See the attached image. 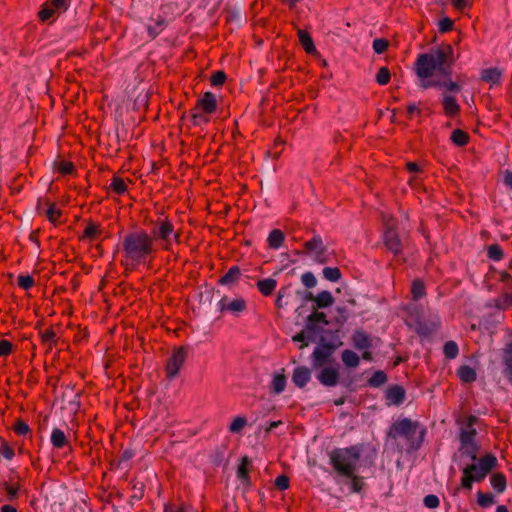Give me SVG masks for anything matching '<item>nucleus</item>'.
Instances as JSON below:
<instances>
[{
  "mask_svg": "<svg viewBox=\"0 0 512 512\" xmlns=\"http://www.w3.org/2000/svg\"><path fill=\"white\" fill-rule=\"evenodd\" d=\"M459 452L461 456H466L470 458L472 461H475L477 459L478 445L475 442L461 443Z\"/></svg>",
  "mask_w": 512,
  "mask_h": 512,
  "instance_id": "29",
  "label": "nucleus"
},
{
  "mask_svg": "<svg viewBox=\"0 0 512 512\" xmlns=\"http://www.w3.org/2000/svg\"><path fill=\"white\" fill-rule=\"evenodd\" d=\"M352 339L353 344L357 349L363 350L368 349L370 347V339L364 332H355Z\"/></svg>",
  "mask_w": 512,
  "mask_h": 512,
  "instance_id": "33",
  "label": "nucleus"
},
{
  "mask_svg": "<svg viewBox=\"0 0 512 512\" xmlns=\"http://www.w3.org/2000/svg\"><path fill=\"white\" fill-rule=\"evenodd\" d=\"M0 453L7 460L13 459V457L15 455L13 448L10 447L7 443H3V445L0 449Z\"/></svg>",
  "mask_w": 512,
  "mask_h": 512,
  "instance_id": "63",
  "label": "nucleus"
},
{
  "mask_svg": "<svg viewBox=\"0 0 512 512\" xmlns=\"http://www.w3.org/2000/svg\"><path fill=\"white\" fill-rule=\"evenodd\" d=\"M339 375L337 370L333 368L322 369V384L326 386H334L338 381Z\"/></svg>",
  "mask_w": 512,
  "mask_h": 512,
  "instance_id": "31",
  "label": "nucleus"
},
{
  "mask_svg": "<svg viewBox=\"0 0 512 512\" xmlns=\"http://www.w3.org/2000/svg\"><path fill=\"white\" fill-rule=\"evenodd\" d=\"M74 170V165L69 161H61L58 165V171L62 175L71 174Z\"/></svg>",
  "mask_w": 512,
  "mask_h": 512,
  "instance_id": "58",
  "label": "nucleus"
},
{
  "mask_svg": "<svg viewBox=\"0 0 512 512\" xmlns=\"http://www.w3.org/2000/svg\"><path fill=\"white\" fill-rule=\"evenodd\" d=\"M453 61V49L450 45H447L445 48L437 49L432 53L419 55L416 61V73L421 79L430 78L435 71L442 76H449Z\"/></svg>",
  "mask_w": 512,
  "mask_h": 512,
  "instance_id": "4",
  "label": "nucleus"
},
{
  "mask_svg": "<svg viewBox=\"0 0 512 512\" xmlns=\"http://www.w3.org/2000/svg\"><path fill=\"white\" fill-rule=\"evenodd\" d=\"M490 482L492 487L498 492L502 493L506 488V478L502 473H495L491 476Z\"/></svg>",
  "mask_w": 512,
  "mask_h": 512,
  "instance_id": "35",
  "label": "nucleus"
},
{
  "mask_svg": "<svg viewBox=\"0 0 512 512\" xmlns=\"http://www.w3.org/2000/svg\"><path fill=\"white\" fill-rule=\"evenodd\" d=\"M423 503L427 508L434 509L439 506L440 501L436 495L430 494L424 497Z\"/></svg>",
  "mask_w": 512,
  "mask_h": 512,
  "instance_id": "55",
  "label": "nucleus"
},
{
  "mask_svg": "<svg viewBox=\"0 0 512 512\" xmlns=\"http://www.w3.org/2000/svg\"><path fill=\"white\" fill-rule=\"evenodd\" d=\"M342 361L347 367H357L359 356L351 350H344L342 352Z\"/></svg>",
  "mask_w": 512,
  "mask_h": 512,
  "instance_id": "37",
  "label": "nucleus"
},
{
  "mask_svg": "<svg viewBox=\"0 0 512 512\" xmlns=\"http://www.w3.org/2000/svg\"><path fill=\"white\" fill-rule=\"evenodd\" d=\"M452 26L453 21L448 17H445L439 21V31L442 33L450 31L452 29Z\"/></svg>",
  "mask_w": 512,
  "mask_h": 512,
  "instance_id": "61",
  "label": "nucleus"
},
{
  "mask_svg": "<svg viewBox=\"0 0 512 512\" xmlns=\"http://www.w3.org/2000/svg\"><path fill=\"white\" fill-rule=\"evenodd\" d=\"M388 47V42L385 39L379 38L373 41V49L377 54L385 52Z\"/></svg>",
  "mask_w": 512,
  "mask_h": 512,
  "instance_id": "57",
  "label": "nucleus"
},
{
  "mask_svg": "<svg viewBox=\"0 0 512 512\" xmlns=\"http://www.w3.org/2000/svg\"><path fill=\"white\" fill-rule=\"evenodd\" d=\"M285 240V235L280 229H273L267 238L268 246L271 249H279Z\"/></svg>",
  "mask_w": 512,
  "mask_h": 512,
  "instance_id": "23",
  "label": "nucleus"
},
{
  "mask_svg": "<svg viewBox=\"0 0 512 512\" xmlns=\"http://www.w3.org/2000/svg\"><path fill=\"white\" fill-rule=\"evenodd\" d=\"M299 43L304 49V51L309 55H316L317 49L315 47L314 41L310 34L306 30L299 29L298 32Z\"/></svg>",
  "mask_w": 512,
  "mask_h": 512,
  "instance_id": "15",
  "label": "nucleus"
},
{
  "mask_svg": "<svg viewBox=\"0 0 512 512\" xmlns=\"http://www.w3.org/2000/svg\"><path fill=\"white\" fill-rule=\"evenodd\" d=\"M311 379L309 368L300 366L295 368L292 375V382L299 388H303Z\"/></svg>",
  "mask_w": 512,
  "mask_h": 512,
  "instance_id": "13",
  "label": "nucleus"
},
{
  "mask_svg": "<svg viewBox=\"0 0 512 512\" xmlns=\"http://www.w3.org/2000/svg\"><path fill=\"white\" fill-rule=\"evenodd\" d=\"M250 464H251V461L247 456H244L241 458V462L237 469V476L242 482L248 483L250 481V477H249Z\"/></svg>",
  "mask_w": 512,
  "mask_h": 512,
  "instance_id": "27",
  "label": "nucleus"
},
{
  "mask_svg": "<svg viewBox=\"0 0 512 512\" xmlns=\"http://www.w3.org/2000/svg\"><path fill=\"white\" fill-rule=\"evenodd\" d=\"M322 276L330 282H338L342 278V273L338 267H324L322 269Z\"/></svg>",
  "mask_w": 512,
  "mask_h": 512,
  "instance_id": "34",
  "label": "nucleus"
},
{
  "mask_svg": "<svg viewBox=\"0 0 512 512\" xmlns=\"http://www.w3.org/2000/svg\"><path fill=\"white\" fill-rule=\"evenodd\" d=\"M218 307L220 312H230L233 315H239L240 313L244 312L247 308L246 301L243 298H236L232 301L228 302L227 297H223L218 302Z\"/></svg>",
  "mask_w": 512,
  "mask_h": 512,
  "instance_id": "9",
  "label": "nucleus"
},
{
  "mask_svg": "<svg viewBox=\"0 0 512 512\" xmlns=\"http://www.w3.org/2000/svg\"><path fill=\"white\" fill-rule=\"evenodd\" d=\"M443 80H439V88H445L446 90L450 92H459L461 90V87L458 83L451 80L450 75L449 76H443Z\"/></svg>",
  "mask_w": 512,
  "mask_h": 512,
  "instance_id": "42",
  "label": "nucleus"
},
{
  "mask_svg": "<svg viewBox=\"0 0 512 512\" xmlns=\"http://www.w3.org/2000/svg\"><path fill=\"white\" fill-rule=\"evenodd\" d=\"M14 432L19 436H25L31 432L29 425L23 420L17 419L13 425Z\"/></svg>",
  "mask_w": 512,
  "mask_h": 512,
  "instance_id": "44",
  "label": "nucleus"
},
{
  "mask_svg": "<svg viewBox=\"0 0 512 512\" xmlns=\"http://www.w3.org/2000/svg\"><path fill=\"white\" fill-rule=\"evenodd\" d=\"M240 276V268L238 266H232L229 268L226 274L219 279L218 283L220 285H231L236 283L239 280Z\"/></svg>",
  "mask_w": 512,
  "mask_h": 512,
  "instance_id": "21",
  "label": "nucleus"
},
{
  "mask_svg": "<svg viewBox=\"0 0 512 512\" xmlns=\"http://www.w3.org/2000/svg\"><path fill=\"white\" fill-rule=\"evenodd\" d=\"M496 463L497 459L494 455L486 454L484 457L479 459L478 463H473L469 466H474V470H480V473L477 476L483 480L486 475L496 466Z\"/></svg>",
  "mask_w": 512,
  "mask_h": 512,
  "instance_id": "10",
  "label": "nucleus"
},
{
  "mask_svg": "<svg viewBox=\"0 0 512 512\" xmlns=\"http://www.w3.org/2000/svg\"><path fill=\"white\" fill-rule=\"evenodd\" d=\"M190 116L192 118V122L194 125L198 126L203 123H207L209 121V118L203 113L201 110L194 107L190 111Z\"/></svg>",
  "mask_w": 512,
  "mask_h": 512,
  "instance_id": "41",
  "label": "nucleus"
},
{
  "mask_svg": "<svg viewBox=\"0 0 512 512\" xmlns=\"http://www.w3.org/2000/svg\"><path fill=\"white\" fill-rule=\"evenodd\" d=\"M425 429L420 428L419 423L408 418L395 422L390 431L389 436L397 439L405 440L408 451L417 450L424 440Z\"/></svg>",
  "mask_w": 512,
  "mask_h": 512,
  "instance_id": "5",
  "label": "nucleus"
},
{
  "mask_svg": "<svg viewBox=\"0 0 512 512\" xmlns=\"http://www.w3.org/2000/svg\"><path fill=\"white\" fill-rule=\"evenodd\" d=\"M493 503V496L485 493H478V504L482 507H487Z\"/></svg>",
  "mask_w": 512,
  "mask_h": 512,
  "instance_id": "60",
  "label": "nucleus"
},
{
  "mask_svg": "<svg viewBox=\"0 0 512 512\" xmlns=\"http://www.w3.org/2000/svg\"><path fill=\"white\" fill-rule=\"evenodd\" d=\"M326 334H327V331H325L322 328V338H321V341H322V359L324 358V350L327 349L328 352H330V351L336 349L337 347H339L342 344L337 329H336L335 333L331 334V338L329 340L327 339Z\"/></svg>",
  "mask_w": 512,
  "mask_h": 512,
  "instance_id": "14",
  "label": "nucleus"
},
{
  "mask_svg": "<svg viewBox=\"0 0 512 512\" xmlns=\"http://www.w3.org/2000/svg\"><path fill=\"white\" fill-rule=\"evenodd\" d=\"M442 106L444 109V113L449 117L456 116L460 111V106L457 103L456 99L452 95L444 94L442 97Z\"/></svg>",
  "mask_w": 512,
  "mask_h": 512,
  "instance_id": "16",
  "label": "nucleus"
},
{
  "mask_svg": "<svg viewBox=\"0 0 512 512\" xmlns=\"http://www.w3.org/2000/svg\"><path fill=\"white\" fill-rule=\"evenodd\" d=\"M287 385V377L285 375V369L281 368L272 375L271 382L269 384V391L272 394H281Z\"/></svg>",
  "mask_w": 512,
  "mask_h": 512,
  "instance_id": "11",
  "label": "nucleus"
},
{
  "mask_svg": "<svg viewBox=\"0 0 512 512\" xmlns=\"http://www.w3.org/2000/svg\"><path fill=\"white\" fill-rule=\"evenodd\" d=\"M47 218L50 222L55 223L61 216V211L58 210L54 204H52L46 212Z\"/></svg>",
  "mask_w": 512,
  "mask_h": 512,
  "instance_id": "56",
  "label": "nucleus"
},
{
  "mask_svg": "<svg viewBox=\"0 0 512 512\" xmlns=\"http://www.w3.org/2000/svg\"><path fill=\"white\" fill-rule=\"evenodd\" d=\"M195 107L205 114H212L217 109V100L212 92H205L203 96L197 100Z\"/></svg>",
  "mask_w": 512,
  "mask_h": 512,
  "instance_id": "12",
  "label": "nucleus"
},
{
  "mask_svg": "<svg viewBox=\"0 0 512 512\" xmlns=\"http://www.w3.org/2000/svg\"><path fill=\"white\" fill-rule=\"evenodd\" d=\"M475 469L474 466H465L463 468V476L461 479V485L463 488L470 490L472 488V483L474 481L479 482L481 481L480 478H478L477 475H473V470Z\"/></svg>",
  "mask_w": 512,
  "mask_h": 512,
  "instance_id": "22",
  "label": "nucleus"
},
{
  "mask_svg": "<svg viewBox=\"0 0 512 512\" xmlns=\"http://www.w3.org/2000/svg\"><path fill=\"white\" fill-rule=\"evenodd\" d=\"M187 350L184 347H178L173 350L166 364V377L170 380L174 379L187 358Z\"/></svg>",
  "mask_w": 512,
  "mask_h": 512,
  "instance_id": "7",
  "label": "nucleus"
},
{
  "mask_svg": "<svg viewBox=\"0 0 512 512\" xmlns=\"http://www.w3.org/2000/svg\"><path fill=\"white\" fill-rule=\"evenodd\" d=\"M150 235L154 238V242H161L165 250L170 249L173 241L180 242V233L175 231L173 223L167 217L156 222Z\"/></svg>",
  "mask_w": 512,
  "mask_h": 512,
  "instance_id": "6",
  "label": "nucleus"
},
{
  "mask_svg": "<svg viewBox=\"0 0 512 512\" xmlns=\"http://www.w3.org/2000/svg\"><path fill=\"white\" fill-rule=\"evenodd\" d=\"M320 294L314 296L311 292H306L303 297V303L298 307L299 316L310 313L306 317L303 329L292 337L294 342H299V348L303 349L310 343H315L312 358L313 366H320Z\"/></svg>",
  "mask_w": 512,
  "mask_h": 512,
  "instance_id": "2",
  "label": "nucleus"
},
{
  "mask_svg": "<svg viewBox=\"0 0 512 512\" xmlns=\"http://www.w3.org/2000/svg\"><path fill=\"white\" fill-rule=\"evenodd\" d=\"M101 233H102L101 225L90 221L87 223V225L83 231L82 238H86L89 240H95L101 235Z\"/></svg>",
  "mask_w": 512,
  "mask_h": 512,
  "instance_id": "25",
  "label": "nucleus"
},
{
  "mask_svg": "<svg viewBox=\"0 0 512 512\" xmlns=\"http://www.w3.org/2000/svg\"><path fill=\"white\" fill-rule=\"evenodd\" d=\"M165 512H195V511L192 508L185 507V506H181V507L166 506Z\"/></svg>",
  "mask_w": 512,
  "mask_h": 512,
  "instance_id": "64",
  "label": "nucleus"
},
{
  "mask_svg": "<svg viewBox=\"0 0 512 512\" xmlns=\"http://www.w3.org/2000/svg\"><path fill=\"white\" fill-rule=\"evenodd\" d=\"M56 13V10L53 6H50V2L47 1L45 4H43L41 10L38 13V17L41 21H47L49 20L54 14Z\"/></svg>",
  "mask_w": 512,
  "mask_h": 512,
  "instance_id": "43",
  "label": "nucleus"
},
{
  "mask_svg": "<svg viewBox=\"0 0 512 512\" xmlns=\"http://www.w3.org/2000/svg\"><path fill=\"white\" fill-rule=\"evenodd\" d=\"M386 380L387 377L383 371H376L369 379V384L373 387H378L384 384Z\"/></svg>",
  "mask_w": 512,
  "mask_h": 512,
  "instance_id": "48",
  "label": "nucleus"
},
{
  "mask_svg": "<svg viewBox=\"0 0 512 512\" xmlns=\"http://www.w3.org/2000/svg\"><path fill=\"white\" fill-rule=\"evenodd\" d=\"M386 398L390 404L399 405L404 401L405 391L401 386H392L387 390Z\"/></svg>",
  "mask_w": 512,
  "mask_h": 512,
  "instance_id": "20",
  "label": "nucleus"
},
{
  "mask_svg": "<svg viewBox=\"0 0 512 512\" xmlns=\"http://www.w3.org/2000/svg\"><path fill=\"white\" fill-rule=\"evenodd\" d=\"M457 375L461 379V381H463L465 383H472L477 378L475 370L467 365L461 366L457 370Z\"/></svg>",
  "mask_w": 512,
  "mask_h": 512,
  "instance_id": "28",
  "label": "nucleus"
},
{
  "mask_svg": "<svg viewBox=\"0 0 512 512\" xmlns=\"http://www.w3.org/2000/svg\"><path fill=\"white\" fill-rule=\"evenodd\" d=\"M450 139L455 145L464 146L468 143L469 136L463 130L456 129L452 132Z\"/></svg>",
  "mask_w": 512,
  "mask_h": 512,
  "instance_id": "38",
  "label": "nucleus"
},
{
  "mask_svg": "<svg viewBox=\"0 0 512 512\" xmlns=\"http://www.w3.org/2000/svg\"><path fill=\"white\" fill-rule=\"evenodd\" d=\"M110 190L117 195H123L127 192L128 186L123 178L114 176L111 180Z\"/></svg>",
  "mask_w": 512,
  "mask_h": 512,
  "instance_id": "32",
  "label": "nucleus"
},
{
  "mask_svg": "<svg viewBox=\"0 0 512 512\" xmlns=\"http://www.w3.org/2000/svg\"><path fill=\"white\" fill-rule=\"evenodd\" d=\"M274 484L277 489L284 491L289 488V478L282 474L276 477Z\"/></svg>",
  "mask_w": 512,
  "mask_h": 512,
  "instance_id": "53",
  "label": "nucleus"
},
{
  "mask_svg": "<svg viewBox=\"0 0 512 512\" xmlns=\"http://www.w3.org/2000/svg\"><path fill=\"white\" fill-rule=\"evenodd\" d=\"M166 27V21L162 16H158L157 19L154 20L153 24L147 25V30L151 38H155L158 36Z\"/></svg>",
  "mask_w": 512,
  "mask_h": 512,
  "instance_id": "30",
  "label": "nucleus"
},
{
  "mask_svg": "<svg viewBox=\"0 0 512 512\" xmlns=\"http://www.w3.org/2000/svg\"><path fill=\"white\" fill-rule=\"evenodd\" d=\"M385 246L395 255H398L402 250V243L394 231V220L392 218L385 219L384 231Z\"/></svg>",
  "mask_w": 512,
  "mask_h": 512,
  "instance_id": "8",
  "label": "nucleus"
},
{
  "mask_svg": "<svg viewBox=\"0 0 512 512\" xmlns=\"http://www.w3.org/2000/svg\"><path fill=\"white\" fill-rule=\"evenodd\" d=\"M411 293L413 295V299L418 300L425 295V287L423 282L416 280L412 284Z\"/></svg>",
  "mask_w": 512,
  "mask_h": 512,
  "instance_id": "46",
  "label": "nucleus"
},
{
  "mask_svg": "<svg viewBox=\"0 0 512 512\" xmlns=\"http://www.w3.org/2000/svg\"><path fill=\"white\" fill-rule=\"evenodd\" d=\"M367 447L363 444L336 449L330 454L331 464L337 473L338 483L346 486L349 492L359 493L363 489L364 478L356 472L361 466V456Z\"/></svg>",
  "mask_w": 512,
  "mask_h": 512,
  "instance_id": "1",
  "label": "nucleus"
},
{
  "mask_svg": "<svg viewBox=\"0 0 512 512\" xmlns=\"http://www.w3.org/2000/svg\"><path fill=\"white\" fill-rule=\"evenodd\" d=\"M510 306H512V293H506L495 300V307L498 309L505 310Z\"/></svg>",
  "mask_w": 512,
  "mask_h": 512,
  "instance_id": "45",
  "label": "nucleus"
},
{
  "mask_svg": "<svg viewBox=\"0 0 512 512\" xmlns=\"http://www.w3.org/2000/svg\"><path fill=\"white\" fill-rule=\"evenodd\" d=\"M443 353L448 359H454L459 353V348L456 342L447 341L443 347Z\"/></svg>",
  "mask_w": 512,
  "mask_h": 512,
  "instance_id": "40",
  "label": "nucleus"
},
{
  "mask_svg": "<svg viewBox=\"0 0 512 512\" xmlns=\"http://www.w3.org/2000/svg\"><path fill=\"white\" fill-rule=\"evenodd\" d=\"M13 345L10 341L0 340V356H8L12 352Z\"/></svg>",
  "mask_w": 512,
  "mask_h": 512,
  "instance_id": "59",
  "label": "nucleus"
},
{
  "mask_svg": "<svg viewBox=\"0 0 512 512\" xmlns=\"http://www.w3.org/2000/svg\"><path fill=\"white\" fill-rule=\"evenodd\" d=\"M256 286L263 296H269L275 290L277 281L273 278H266L259 280Z\"/></svg>",
  "mask_w": 512,
  "mask_h": 512,
  "instance_id": "24",
  "label": "nucleus"
},
{
  "mask_svg": "<svg viewBox=\"0 0 512 512\" xmlns=\"http://www.w3.org/2000/svg\"><path fill=\"white\" fill-rule=\"evenodd\" d=\"M390 80V71L387 67H381L376 75V81L380 85H386Z\"/></svg>",
  "mask_w": 512,
  "mask_h": 512,
  "instance_id": "51",
  "label": "nucleus"
},
{
  "mask_svg": "<svg viewBox=\"0 0 512 512\" xmlns=\"http://www.w3.org/2000/svg\"><path fill=\"white\" fill-rule=\"evenodd\" d=\"M17 284L20 288L28 290L35 284V282L30 275H19L17 278Z\"/></svg>",
  "mask_w": 512,
  "mask_h": 512,
  "instance_id": "49",
  "label": "nucleus"
},
{
  "mask_svg": "<svg viewBox=\"0 0 512 512\" xmlns=\"http://www.w3.org/2000/svg\"><path fill=\"white\" fill-rule=\"evenodd\" d=\"M480 78L482 81L490 83L491 85L499 84L502 78V70L497 67L484 69L481 72Z\"/></svg>",
  "mask_w": 512,
  "mask_h": 512,
  "instance_id": "18",
  "label": "nucleus"
},
{
  "mask_svg": "<svg viewBox=\"0 0 512 512\" xmlns=\"http://www.w3.org/2000/svg\"><path fill=\"white\" fill-rule=\"evenodd\" d=\"M50 6H53L56 12H63L67 10V1L66 0H49Z\"/></svg>",
  "mask_w": 512,
  "mask_h": 512,
  "instance_id": "62",
  "label": "nucleus"
},
{
  "mask_svg": "<svg viewBox=\"0 0 512 512\" xmlns=\"http://www.w3.org/2000/svg\"><path fill=\"white\" fill-rule=\"evenodd\" d=\"M51 444L55 449H62L69 446V441L63 430L54 428L50 437Z\"/></svg>",
  "mask_w": 512,
  "mask_h": 512,
  "instance_id": "19",
  "label": "nucleus"
},
{
  "mask_svg": "<svg viewBox=\"0 0 512 512\" xmlns=\"http://www.w3.org/2000/svg\"><path fill=\"white\" fill-rule=\"evenodd\" d=\"M503 256V251L498 245H491L488 248V257L493 260H500Z\"/></svg>",
  "mask_w": 512,
  "mask_h": 512,
  "instance_id": "54",
  "label": "nucleus"
},
{
  "mask_svg": "<svg viewBox=\"0 0 512 512\" xmlns=\"http://www.w3.org/2000/svg\"><path fill=\"white\" fill-rule=\"evenodd\" d=\"M505 370L504 373L508 381L512 384V343L508 346L504 356Z\"/></svg>",
  "mask_w": 512,
  "mask_h": 512,
  "instance_id": "36",
  "label": "nucleus"
},
{
  "mask_svg": "<svg viewBox=\"0 0 512 512\" xmlns=\"http://www.w3.org/2000/svg\"><path fill=\"white\" fill-rule=\"evenodd\" d=\"M439 325L438 317H435L429 324L419 320L417 322L416 331L421 335H429L433 333Z\"/></svg>",
  "mask_w": 512,
  "mask_h": 512,
  "instance_id": "26",
  "label": "nucleus"
},
{
  "mask_svg": "<svg viewBox=\"0 0 512 512\" xmlns=\"http://www.w3.org/2000/svg\"><path fill=\"white\" fill-rule=\"evenodd\" d=\"M301 282L306 288H313L317 285V279L312 272L302 274Z\"/></svg>",
  "mask_w": 512,
  "mask_h": 512,
  "instance_id": "50",
  "label": "nucleus"
},
{
  "mask_svg": "<svg viewBox=\"0 0 512 512\" xmlns=\"http://www.w3.org/2000/svg\"><path fill=\"white\" fill-rule=\"evenodd\" d=\"M157 248L154 238L144 229L126 233L121 242V265L126 269H135L141 264L150 262Z\"/></svg>",
  "mask_w": 512,
  "mask_h": 512,
  "instance_id": "3",
  "label": "nucleus"
},
{
  "mask_svg": "<svg viewBox=\"0 0 512 512\" xmlns=\"http://www.w3.org/2000/svg\"><path fill=\"white\" fill-rule=\"evenodd\" d=\"M226 74L223 71H216L212 74L210 78L211 85L213 86H221L226 81Z\"/></svg>",
  "mask_w": 512,
  "mask_h": 512,
  "instance_id": "52",
  "label": "nucleus"
},
{
  "mask_svg": "<svg viewBox=\"0 0 512 512\" xmlns=\"http://www.w3.org/2000/svg\"><path fill=\"white\" fill-rule=\"evenodd\" d=\"M247 425V418L245 416L235 417L229 425L231 433H240Z\"/></svg>",
  "mask_w": 512,
  "mask_h": 512,
  "instance_id": "39",
  "label": "nucleus"
},
{
  "mask_svg": "<svg viewBox=\"0 0 512 512\" xmlns=\"http://www.w3.org/2000/svg\"><path fill=\"white\" fill-rule=\"evenodd\" d=\"M40 336L42 342L49 344L50 347L56 344V333L52 328L40 332Z\"/></svg>",
  "mask_w": 512,
  "mask_h": 512,
  "instance_id": "47",
  "label": "nucleus"
},
{
  "mask_svg": "<svg viewBox=\"0 0 512 512\" xmlns=\"http://www.w3.org/2000/svg\"><path fill=\"white\" fill-rule=\"evenodd\" d=\"M476 418L474 416H470L468 418V423L465 428L461 429L460 432V443H473L474 438L476 436V430L473 427Z\"/></svg>",
  "mask_w": 512,
  "mask_h": 512,
  "instance_id": "17",
  "label": "nucleus"
}]
</instances>
